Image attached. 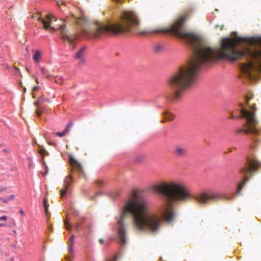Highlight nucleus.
<instances>
[{"label": "nucleus", "mask_w": 261, "mask_h": 261, "mask_svg": "<svg viewBox=\"0 0 261 261\" xmlns=\"http://www.w3.org/2000/svg\"><path fill=\"white\" fill-rule=\"evenodd\" d=\"M48 206H45V207H44L45 213L47 217H48V216L50 215L49 213L48 212Z\"/></svg>", "instance_id": "obj_28"}, {"label": "nucleus", "mask_w": 261, "mask_h": 261, "mask_svg": "<svg viewBox=\"0 0 261 261\" xmlns=\"http://www.w3.org/2000/svg\"><path fill=\"white\" fill-rule=\"evenodd\" d=\"M72 126V123H68L65 129L62 132H57L55 133L56 135L60 137H62L64 136H65L67 133H68L70 132V128H71Z\"/></svg>", "instance_id": "obj_15"}, {"label": "nucleus", "mask_w": 261, "mask_h": 261, "mask_svg": "<svg viewBox=\"0 0 261 261\" xmlns=\"http://www.w3.org/2000/svg\"><path fill=\"white\" fill-rule=\"evenodd\" d=\"M216 27L219 29L220 31H222L223 29L224 25H217Z\"/></svg>", "instance_id": "obj_32"}, {"label": "nucleus", "mask_w": 261, "mask_h": 261, "mask_svg": "<svg viewBox=\"0 0 261 261\" xmlns=\"http://www.w3.org/2000/svg\"><path fill=\"white\" fill-rule=\"evenodd\" d=\"M33 53V59L36 63H38L41 59L42 53L39 50L32 51Z\"/></svg>", "instance_id": "obj_14"}, {"label": "nucleus", "mask_w": 261, "mask_h": 261, "mask_svg": "<svg viewBox=\"0 0 261 261\" xmlns=\"http://www.w3.org/2000/svg\"><path fill=\"white\" fill-rule=\"evenodd\" d=\"M69 162L71 166V172H77L80 177L84 176V171L81 164L73 156L70 157Z\"/></svg>", "instance_id": "obj_9"}, {"label": "nucleus", "mask_w": 261, "mask_h": 261, "mask_svg": "<svg viewBox=\"0 0 261 261\" xmlns=\"http://www.w3.org/2000/svg\"><path fill=\"white\" fill-rule=\"evenodd\" d=\"M72 177L71 175L66 176L64 179L63 186H65V187L68 188L69 186L72 181Z\"/></svg>", "instance_id": "obj_19"}, {"label": "nucleus", "mask_w": 261, "mask_h": 261, "mask_svg": "<svg viewBox=\"0 0 261 261\" xmlns=\"http://www.w3.org/2000/svg\"><path fill=\"white\" fill-rule=\"evenodd\" d=\"M2 225H3L2 224H0V226H2Z\"/></svg>", "instance_id": "obj_49"}, {"label": "nucleus", "mask_w": 261, "mask_h": 261, "mask_svg": "<svg viewBox=\"0 0 261 261\" xmlns=\"http://www.w3.org/2000/svg\"><path fill=\"white\" fill-rule=\"evenodd\" d=\"M3 190L0 189V192L2 191Z\"/></svg>", "instance_id": "obj_48"}, {"label": "nucleus", "mask_w": 261, "mask_h": 261, "mask_svg": "<svg viewBox=\"0 0 261 261\" xmlns=\"http://www.w3.org/2000/svg\"><path fill=\"white\" fill-rule=\"evenodd\" d=\"M0 220H3V221H6L7 220V217L6 216H5L1 217H0Z\"/></svg>", "instance_id": "obj_34"}, {"label": "nucleus", "mask_w": 261, "mask_h": 261, "mask_svg": "<svg viewBox=\"0 0 261 261\" xmlns=\"http://www.w3.org/2000/svg\"><path fill=\"white\" fill-rule=\"evenodd\" d=\"M85 35H90L94 38H98L107 33L114 34H122L130 33L134 34L145 35L151 32L143 29L139 18L134 12L124 11L121 16L120 23L105 24L97 23L91 31L82 29Z\"/></svg>", "instance_id": "obj_4"}, {"label": "nucleus", "mask_w": 261, "mask_h": 261, "mask_svg": "<svg viewBox=\"0 0 261 261\" xmlns=\"http://www.w3.org/2000/svg\"><path fill=\"white\" fill-rule=\"evenodd\" d=\"M36 83H37V84L38 83V80H37V79H36Z\"/></svg>", "instance_id": "obj_47"}, {"label": "nucleus", "mask_w": 261, "mask_h": 261, "mask_svg": "<svg viewBox=\"0 0 261 261\" xmlns=\"http://www.w3.org/2000/svg\"><path fill=\"white\" fill-rule=\"evenodd\" d=\"M32 17V18H36L38 21H41L43 24V28L44 29L47 30L49 29L55 32L57 31V29L51 25L53 21H56L57 20V18L53 14H49L47 15L44 18H41L40 16H38V14H33Z\"/></svg>", "instance_id": "obj_8"}, {"label": "nucleus", "mask_w": 261, "mask_h": 261, "mask_svg": "<svg viewBox=\"0 0 261 261\" xmlns=\"http://www.w3.org/2000/svg\"><path fill=\"white\" fill-rule=\"evenodd\" d=\"M14 69H15L16 71H19V69H18L17 67H16L14 66Z\"/></svg>", "instance_id": "obj_44"}, {"label": "nucleus", "mask_w": 261, "mask_h": 261, "mask_svg": "<svg viewBox=\"0 0 261 261\" xmlns=\"http://www.w3.org/2000/svg\"><path fill=\"white\" fill-rule=\"evenodd\" d=\"M20 214L22 215H24V213L23 212V211L22 210H20Z\"/></svg>", "instance_id": "obj_41"}, {"label": "nucleus", "mask_w": 261, "mask_h": 261, "mask_svg": "<svg viewBox=\"0 0 261 261\" xmlns=\"http://www.w3.org/2000/svg\"><path fill=\"white\" fill-rule=\"evenodd\" d=\"M163 115V120L161 121V122L162 123H164L166 121H172L173 119L174 116L168 112H165Z\"/></svg>", "instance_id": "obj_16"}, {"label": "nucleus", "mask_w": 261, "mask_h": 261, "mask_svg": "<svg viewBox=\"0 0 261 261\" xmlns=\"http://www.w3.org/2000/svg\"><path fill=\"white\" fill-rule=\"evenodd\" d=\"M69 243V244H74V236L73 234L71 236Z\"/></svg>", "instance_id": "obj_29"}, {"label": "nucleus", "mask_w": 261, "mask_h": 261, "mask_svg": "<svg viewBox=\"0 0 261 261\" xmlns=\"http://www.w3.org/2000/svg\"><path fill=\"white\" fill-rule=\"evenodd\" d=\"M43 99L39 98L38 100L35 101L34 105L36 106L35 114L38 117H40L41 113L45 111V107L42 104Z\"/></svg>", "instance_id": "obj_11"}, {"label": "nucleus", "mask_w": 261, "mask_h": 261, "mask_svg": "<svg viewBox=\"0 0 261 261\" xmlns=\"http://www.w3.org/2000/svg\"><path fill=\"white\" fill-rule=\"evenodd\" d=\"M57 5L59 7H61L62 6H63L64 7H66V3L64 1H58L57 2Z\"/></svg>", "instance_id": "obj_25"}, {"label": "nucleus", "mask_w": 261, "mask_h": 261, "mask_svg": "<svg viewBox=\"0 0 261 261\" xmlns=\"http://www.w3.org/2000/svg\"><path fill=\"white\" fill-rule=\"evenodd\" d=\"M193 198L199 204L206 205L216 203L223 198V195L213 190L202 191L196 194Z\"/></svg>", "instance_id": "obj_7"}, {"label": "nucleus", "mask_w": 261, "mask_h": 261, "mask_svg": "<svg viewBox=\"0 0 261 261\" xmlns=\"http://www.w3.org/2000/svg\"><path fill=\"white\" fill-rule=\"evenodd\" d=\"M41 162H42L43 165H44V166L45 167V172L44 173H41L43 175H46L47 173V172L48 171V167H47V165H46V163H45V162L44 159H42L41 160Z\"/></svg>", "instance_id": "obj_23"}, {"label": "nucleus", "mask_w": 261, "mask_h": 261, "mask_svg": "<svg viewBox=\"0 0 261 261\" xmlns=\"http://www.w3.org/2000/svg\"><path fill=\"white\" fill-rule=\"evenodd\" d=\"M61 20L63 21V22L65 21V20H64V19H61Z\"/></svg>", "instance_id": "obj_46"}, {"label": "nucleus", "mask_w": 261, "mask_h": 261, "mask_svg": "<svg viewBox=\"0 0 261 261\" xmlns=\"http://www.w3.org/2000/svg\"><path fill=\"white\" fill-rule=\"evenodd\" d=\"M66 24H60L59 25L60 30V33L62 36V38L65 40H67L70 43H73L74 42V39L72 38H71L69 36H68L66 34V31L65 30L66 29Z\"/></svg>", "instance_id": "obj_12"}, {"label": "nucleus", "mask_w": 261, "mask_h": 261, "mask_svg": "<svg viewBox=\"0 0 261 261\" xmlns=\"http://www.w3.org/2000/svg\"><path fill=\"white\" fill-rule=\"evenodd\" d=\"M40 71L41 72L42 76H44L47 79H49L51 76L50 74L48 72L47 69L44 67H42L40 68Z\"/></svg>", "instance_id": "obj_18"}, {"label": "nucleus", "mask_w": 261, "mask_h": 261, "mask_svg": "<svg viewBox=\"0 0 261 261\" xmlns=\"http://www.w3.org/2000/svg\"><path fill=\"white\" fill-rule=\"evenodd\" d=\"M186 16L178 18L169 27L152 31L153 33H172L187 42L193 50L189 63L172 74L167 84L171 91L170 99L180 100L185 91L194 83L201 67L221 59L235 61L246 57L252 61L243 64L242 71L250 79L253 72H261V37L224 38L220 47L213 48L198 35L186 30Z\"/></svg>", "instance_id": "obj_1"}, {"label": "nucleus", "mask_w": 261, "mask_h": 261, "mask_svg": "<svg viewBox=\"0 0 261 261\" xmlns=\"http://www.w3.org/2000/svg\"><path fill=\"white\" fill-rule=\"evenodd\" d=\"M230 118L233 119V118H236V117H234L232 114H231V116H230Z\"/></svg>", "instance_id": "obj_43"}, {"label": "nucleus", "mask_w": 261, "mask_h": 261, "mask_svg": "<svg viewBox=\"0 0 261 261\" xmlns=\"http://www.w3.org/2000/svg\"><path fill=\"white\" fill-rule=\"evenodd\" d=\"M127 218H131L133 227L138 232H156L162 222L159 215L151 213L150 205L146 200L138 199L135 191H133V197L122 207L117 222L118 235L121 245L126 243L124 222Z\"/></svg>", "instance_id": "obj_2"}, {"label": "nucleus", "mask_w": 261, "mask_h": 261, "mask_svg": "<svg viewBox=\"0 0 261 261\" xmlns=\"http://www.w3.org/2000/svg\"><path fill=\"white\" fill-rule=\"evenodd\" d=\"M65 225L66 226V229L68 230H70L71 229V226L70 225L68 220H65L64 221Z\"/></svg>", "instance_id": "obj_24"}, {"label": "nucleus", "mask_w": 261, "mask_h": 261, "mask_svg": "<svg viewBox=\"0 0 261 261\" xmlns=\"http://www.w3.org/2000/svg\"><path fill=\"white\" fill-rule=\"evenodd\" d=\"M153 190L164 202L160 206L159 211L163 215V219L168 223L173 222L176 216L173 205L192 198L190 189L182 182H162L153 186Z\"/></svg>", "instance_id": "obj_3"}, {"label": "nucleus", "mask_w": 261, "mask_h": 261, "mask_svg": "<svg viewBox=\"0 0 261 261\" xmlns=\"http://www.w3.org/2000/svg\"><path fill=\"white\" fill-rule=\"evenodd\" d=\"M38 87H37V86L34 87L33 89V92H34L35 91H36L38 90Z\"/></svg>", "instance_id": "obj_39"}, {"label": "nucleus", "mask_w": 261, "mask_h": 261, "mask_svg": "<svg viewBox=\"0 0 261 261\" xmlns=\"http://www.w3.org/2000/svg\"><path fill=\"white\" fill-rule=\"evenodd\" d=\"M251 98V97L247 96V97H246V100H246V103L247 105H249V100Z\"/></svg>", "instance_id": "obj_33"}, {"label": "nucleus", "mask_w": 261, "mask_h": 261, "mask_svg": "<svg viewBox=\"0 0 261 261\" xmlns=\"http://www.w3.org/2000/svg\"><path fill=\"white\" fill-rule=\"evenodd\" d=\"M251 110H256V107L254 105L250 106Z\"/></svg>", "instance_id": "obj_38"}, {"label": "nucleus", "mask_w": 261, "mask_h": 261, "mask_svg": "<svg viewBox=\"0 0 261 261\" xmlns=\"http://www.w3.org/2000/svg\"><path fill=\"white\" fill-rule=\"evenodd\" d=\"M99 243H100V244H103V243H104V240H103V239H101H101H100L99 240Z\"/></svg>", "instance_id": "obj_40"}, {"label": "nucleus", "mask_w": 261, "mask_h": 261, "mask_svg": "<svg viewBox=\"0 0 261 261\" xmlns=\"http://www.w3.org/2000/svg\"><path fill=\"white\" fill-rule=\"evenodd\" d=\"M84 51L85 47H83L77 53L75 56V58L79 61L80 64H83L85 62L84 58Z\"/></svg>", "instance_id": "obj_13"}, {"label": "nucleus", "mask_w": 261, "mask_h": 261, "mask_svg": "<svg viewBox=\"0 0 261 261\" xmlns=\"http://www.w3.org/2000/svg\"><path fill=\"white\" fill-rule=\"evenodd\" d=\"M68 188L65 187V186H64L63 188L60 190V195L61 197H63L66 195Z\"/></svg>", "instance_id": "obj_22"}, {"label": "nucleus", "mask_w": 261, "mask_h": 261, "mask_svg": "<svg viewBox=\"0 0 261 261\" xmlns=\"http://www.w3.org/2000/svg\"><path fill=\"white\" fill-rule=\"evenodd\" d=\"M174 153L178 157H184L187 155V149L186 147L181 145H177L174 148Z\"/></svg>", "instance_id": "obj_10"}, {"label": "nucleus", "mask_w": 261, "mask_h": 261, "mask_svg": "<svg viewBox=\"0 0 261 261\" xmlns=\"http://www.w3.org/2000/svg\"><path fill=\"white\" fill-rule=\"evenodd\" d=\"M104 181L102 179H99L96 181V183L97 186L101 187L104 184Z\"/></svg>", "instance_id": "obj_27"}, {"label": "nucleus", "mask_w": 261, "mask_h": 261, "mask_svg": "<svg viewBox=\"0 0 261 261\" xmlns=\"http://www.w3.org/2000/svg\"><path fill=\"white\" fill-rule=\"evenodd\" d=\"M74 244H68V251L70 255H72L74 253Z\"/></svg>", "instance_id": "obj_21"}, {"label": "nucleus", "mask_w": 261, "mask_h": 261, "mask_svg": "<svg viewBox=\"0 0 261 261\" xmlns=\"http://www.w3.org/2000/svg\"><path fill=\"white\" fill-rule=\"evenodd\" d=\"M14 197H15V196H14V195H10V196H9V197H8L7 198L8 199V200L9 201H10V200H13V199H14Z\"/></svg>", "instance_id": "obj_31"}, {"label": "nucleus", "mask_w": 261, "mask_h": 261, "mask_svg": "<svg viewBox=\"0 0 261 261\" xmlns=\"http://www.w3.org/2000/svg\"><path fill=\"white\" fill-rule=\"evenodd\" d=\"M0 199H1L3 202H5V203H7V202L9 201V200H8V199H7V198L3 199V198H2L1 197V198H0Z\"/></svg>", "instance_id": "obj_35"}, {"label": "nucleus", "mask_w": 261, "mask_h": 261, "mask_svg": "<svg viewBox=\"0 0 261 261\" xmlns=\"http://www.w3.org/2000/svg\"><path fill=\"white\" fill-rule=\"evenodd\" d=\"M47 201H48V200L47 198H44L43 199V206L44 207H45V206H49L47 203Z\"/></svg>", "instance_id": "obj_30"}, {"label": "nucleus", "mask_w": 261, "mask_h": 261, "mask_svg": "<svg viewBox=\"0 0 261 261\" xmlns=\"http://www.w3.org/2000/svg\"><path fill=\"white\" fill-rule=\"evenodd\" d=\"M80 224L79 223H76L75 225V228L76 229H78L80 227Z\"/></svg>", "instance_id": "obj_37"}, {"label": "nucleus", "mask_w": 261, "mask_h": 261, "mask_svg": "<svg viewBox=\"0 0 261 261\" xmlns=\"http://www.w3.org/2000/svg\"><path fill=\"white\" fill-rule=\"evenodd\" d=\"M39 150L38 151V153L41 156V160L42 159H44V157L45 156L48 155V152L45 149V148L43 146L39 145Z\"/></svg>", "instance_id": "obj_17"}, {"label": "nucleus", "mask_w": 261, "mask_h": 261, "mask_svg": "<svg viewBox=\"0 0 261 261\" xmlns=\"http://www.w3.org/2000/svg\"><path fill=\"white\" fill-rule=\"evenodd\" d=\"M61 10L62 11V12H64V10L63 9V8H61Z\"/></svg>", "instance_id": "obj_45"}, {"label": "nucleus", "mask_w": 261, "mask_h": 261, "mask_svg": "<svg viewBox=\"0 0 261 261\" xmlns=\"http://www.w3.org/2000/svg\"><path fill=\"white\" fill-rule=\"evenodd\" d=\"M162 49V46L160 44H157L154 47V50L156 52H159V51H161Z\"/></svg>", "instance_id": "obj_26"}, {"label": "nucleus", "mask_w": 261, "mask_h": 261, "mask_svg": "<svg viewBox=\"0 0 261 261\" xmlns=\"http://www.w3.org/2000/svg\"><path fill=\"white\" fill-rule=\"evenodd\" d=\"M66 261H72L71 256L70 255L66 257Z\"/></svg>", "instance_id": "obj_36"}, {"label": "nucleus", "mask_w": 261, "mask_h": 261, "mask_svg": "<svg viewBox=\"0 0 261 261\" xmlns=\"http://www.w3.org/2000/svg\"><path fill=\"white\" fill-rule=\"evenodd\" d=\"M117 260V258L116 257H115L114 258H113L112 260H108L107 261H116Z\"/></svg>", "instance_id": "obj_42"}, {"label": "nucleus", "mask_w": 261, "mask_h": 261, "mask_svg": "<svg viewBox=\"0 0 261 261\" xmlns=\"http://www.w3.org/2000/svg\"><path fill=\"white\" fill-rule=\"evenodd\" d=\"M72 16L75 18V22L79 24V25H81L82 26H84L85 23H86L84 19H83V18H77V17H75L74 15V14H72Z\"/></svg>", "instance_id": "obj_20"}, {"label": "nucleus", "mask_w": 261, "mask_h": 261, "mask_svg": "<svg viewBox=\"0 0 261 261\" xmlns=\"http://www.w3.org/2000/svg\"><path fill=\"white\" fill-rule=\"evenodd\" d=\"M242 116L246 118V123L244 124V128L239 129L236 130L237 134L245 133L257 135L260 129L257 127L258 121L255 117L254 112H252L242 108L241 110Z\"/></svg>", "instance_id": "obj_6"}, {"label": "nucleus", "mask_w": 261, "mask_h": 261, "mask_svg": "<svg viewBox=\"0 0 261 261\" xmlns=\"http://www.w3.org/2000/svg\"><path fill=\"white\" fill-rule=\"evenodd\" d=\"M261 163L257 159L255 156L252 155L248 156L247 162L240 169V172L245 175L244 178L238 186L237 194H239L246 182L252 175V173L260 169Z\"/></svg>", "instance_id": "obj_5"}]
</instances>
